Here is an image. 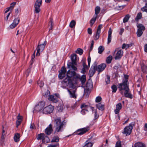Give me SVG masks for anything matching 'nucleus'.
Here are the masks:
<instances>
[{
    "mask_svg": "<svg viewBox=\"0 0 147 147\" xmlns=\"http://www.w3.org/2000/svg\"><path fill=\"white\" fill-rule=\"evenodd\" d=\"M5 135L3 134H2V136H1V140L2 142H3L4 140V139L5 138V137H4V136H5Z\"/></svg>",
    "mask_w": 147,
    "mask_h": 147,
    "instance_id": "nucleus-63",
    "label": "nucleus"
},
{
    "mask_svg": "<svg viewBox=\"0 0 147 147\" xmlns=\"http://www.w3.org/2000/svg\"><path fill=\"white\" fill-rule=\"evenodd\" d=\"M142 31L140 30L139 29H138V31L137 32V34L138 37H140L143 34Z\"/></svg>",
    "mask_w": 147,
    "mask_h": 147,
    "instance_id": "nucleus-43",
    "label": "nucleus"
},
{
    "mask_svg": "<svg viewBox=\"0 0 147 147\" xmlns=\"http://www.w3.org/2000/svg\"><path fill=\"white\" fill-rule=\"evenodd\" d=\"M48 26H50V27L49 28V30H50L52 29V27L53 26V19L51 18L50 19V20L49 21V23Z\"/></svg>",
    "mask_w": 147,
    "mask_h": 147,
    "instance_id": "nucleus-35",
    "label": "nucleus"
},
{
    "mask_svg": "<svg viewBox=\"0 0 147 147\" xmlns=\"http://www.w3.org/2000/svg\"><path fill=\"white\" fill-rule=\"evenodd\" d=\"M88 84L87 83L86 86V87L84 88V95H86V96L88 95L89 93V89L87 88L88 86Z\"/></svg>",
    "mask_w": 147,
    "mask_h": 147,
    "instance_id": "nucleus-30",
    "label": "nucleus"
},
{
    "mask_svg": "<svg viewBox=\"0 0 147 147\" xmlns=\"http://www.w3.org/2000/svg\"><path fill=\"white\" fill-rule=\"evenodd\" d=\"M86 111H88L87 110L82 109L81 112L83 115H85L86 114Z\"/></svg>",
    "mask_w": 147,
    "mask_h": 147,
    "instance_id": "nucleus-60",
    "label": "nucleus"
},
{
    "mask_svg": "<svg viewBox=\"0 0 147 147\" xmlns=\"http://www.w3.org/2000/svg\"><path fill=\"white\" fill-rule=\"evenodd\" d=\"M123 51L121 50H118L117 52L115 59L116 60L120 59L123 55Z\"/></svg>",
    "mask_w": 147,
    "mask_h": 147,
    "instance_id": "nucleus-18",
    "label": "nucleus"
},
{
    "mask_svg": "<svg viewBox=\"0 0 147 147\" xmlns=\"http://www.w3.org/2000/svg\"><path fill=\"white\" fill-rule=\"evenodd\" d=\"M20 21V19L18 18L15 19L13 22L9 26L10 28L12 29L15 28L19 24Z\"/></svg>",
    "mask_w": 147,
    "mask_h": 147,
    "instance_id": "nucleus-16",
    "label": "nucleus"
},
{
    "mask_svg": "<svg viewBox=\"0 0 147 147\" xmlns=\"http://www.w3.org/2000/svg\"><path fill=\"white\" fill-rule=\"evenodd\" d=\"M94 66L96 67V70L98 72V73L103 71L106 67V64L104 63H102L98 66H96V64H95Z\"/></svg>",
    "mask_w": 147,
    "mask_h": 147,
    "instance_id": "nucleus-13",
    "label": "nucleus"
},
{
    "mask_svg": "<svg viewBox=\"0 0 147 147\" xmlns=\"http://www.w3.org/2000/svg\"><path fill=\"white\" fill-rule=\"evenodd\" d=\"M112 89V92H115L117 90V86L115 85H113L111 87Z\"/></svg>",
    "mask_w": 147,
    "mask_h": 147,
    "instance_id": "nucleus-44",
    "label": "nucleus"
},
{
    "mask_svg": "<svg viewBox=\"0 0 147 147\" xmlns=\"http://www.w3.org/2000/svg\"><path fill=\"white\" fill-rule=\"evenodd\" d=\"M141 10L143 11L147 12V6L145 5L144 7L141 8Z\"/></svg>",
    "mask_w": 147,
    "mask_h": 147,
    "instance_id": "nucleus-50",
    "label": "nucleus"
},
{
    "mask_svg": "<svg viewBox=\"0 0 147 147\" xmlns=\"http://www.w3.org/2000/svg\"><path fill=\"white\" fill-rule=\"evenodd\" d=\"M53 131L52 125L50 124L45 129V132L47 135H50Z\"/></svg>",
    "mask_w": 147,
    "mask_h": 147,
    "instance_id": "nucleus-19",
    "label": "nucleus"
},
{
    "mask_svg": "<svg viewBox=\"0 0 147 147\" xmlns=\"http://www.w3.org/2000/svg\"><path fill=\"white\" fill-rule=\"evenodd\" d=\"M94 42L93 40H92V42L91 44V46L90 47V51H91L92 50V49L93 48V45H94Z\"/></svg>",
    "mask_w": 147,
    "mask_h": 147,
    "instance_id": "nucleus-51",
    "label": "nucleus"
},
{
    "mask_svg": "<svg viewBox=\"0 0 147 147\" xmlns=\"http://www.w3.org/2000/svg\"><path fill=\"white\" fill-rule=\"evenodd\" d=\"M54 109L53 107L50 105L45 107L43 109V112L45 114H50L52 113Z\"/></svg>",
    "mask_w": 147,
    "mask_h": 147,
    "instance_id": "nucleus-9",
    "label": "nucleus"
},
{
    "mask_svg": "<svg viewBox=\"0 0 147 147\" xmlns=\"http://www.w3.org/2000/svg\"><path fill=\"white\" fill-rule=\"evenodd\" d=\"M122 107V106L120 102L117 104L116 105V109L114 111L115 114H118L120 110L121 109Z\"/></svg>",
    "mask_w": 147,
    "mask_h": 147,
    "instance_id": "nucleus-20",
    "label": "nucleus"
},
{
    "mask_svg": "<svg viewBox=\"0 0 147 147\" xmlns=\"http://www.w3.org/2000/svg\"><path fill=\"white\" fill-rule=\"evenodd\" d=\"M76 76L77 81V79H79L81 81V83L82 85H83V84H84L86 81V76L85 75H83L81 76H80L78 74H76Z\"/></svg>",
    "mask_w": 147,
    "mask_h": 147,
    "instance_id": "nucleus-17",
    "label": "nucleus"
},
{
    "mask_svg": "<svg viewBox=\"0 0 147 147\" xmlns=\"http://www.w3.org/2000/svg\"><path fill=\"white\" fill-rule=\"evenodd\" d=\"M112 33V30L111 28H110L108 31V36L107 38V44H109L111 40V34Z\"/></svg>",
    "mask_w": 147,
    "mask_h": 147,
    "instance_id": "nucleus-23",
    "label": "nucleus"
},
{
    "mask_svg": "<svg viewBox=\"0 0 147 147\" xmlns=\"http://www.w3.org/2000/svg\"><path fill=\"white\" fill-rule=\"evenodd\" d=\"M20 137V134L17 133L15 134L14 137V139L15 141L16 142H18L19 141Z\"/></svg>",
    "mask_w": 147,
    "mask_h": 147,
    "instance_id": "nucleus-25",
    "label": "nucleus"
},
{
    "mask_svg": "<svg viewBox=\"0 0 147 147\" xmlns=\"http://www.w3.org/2000/svg\"><path fill=\"white\" fill-rule=\"evenodd\" d=\"M144 50L145 52L147 53V44H146L144 45Z\"/></svg>",
    "mask_w": 147,
    "mask_h": 147,
    "instance_id": "nucleus-64",
    "label": "nucleus"
},
{
    "mask_svg": "<svg viewBox=\"0 0 147 147\" xmlns=\"http://www.w3.org/2000/svg\"><path fill=\"white\" fill-rule=\"evenodd\" d=\"M102 24H100L98 26L96 34L94 37V39L96 40H98L99 38L101 29L102 28Z\"/></svg>",
    "mask_w": 147,
    "mask_h": 147,
    "instance_id": "nucleus-15",
    "label": "nucleus"
},
{
    "mask_svg": "<svg viewBox=\"0 0 147 147\" xmlns=\"http://www.w3.org/2000/svg\"><path fill=\"white\" fill-rule=\"evenodd\" d=\"M131 44H128L126 45L125 44H123V45L122 48V49H128L129 47H131Z\"/></svg>",
    "mask_w": 147,
    "mask_h": 147,
    "instance_id": "nucleus-39",
    "label": "nucleus"
},
{
    "mask_svg": "<svg viewBox=\"0 0 147 147\" xmlns=\"http://www.w3.org/2000/svg\"><path fill=\"white\" fill-rule=\"evenodd\" d=\"M116 147H121V143L120 142H117L116 145Z\"/></svg>",
    "mask_w": 147,
    "mask_h": 147,
    "instance_id": "nucleus-57",
    "label": "nucleus"
},
{
    "mask_svg": "<svg viewBox=\"0 0 147 147\" xmlns=\"http://www.w3.org/2000/svg\"><path fill=\"white\" fill-rule=\"evenodd\" d=\"M129 16L128 14L123 19V22L125 23L127 22L129 18Z\"/></svg>",
    "mask_w": 147,
    "mask_h": 147,
    "instance_id": "nucleus-41",
    "label": "nucleus"
},
{
    "mask_svg": "<svg viewBox=\"0 0 147 147\" xmlns=\"http://www.w3.org/2000/svg\"><path fill=\"white\" fill-rule=\"evenodd\" d=\"M57 97V96L50 95L48 98V99L49 100L55 103L58 101Z\"/></svg>",
    "mask_w": 147,
    "mask_h": 147,
    "instance_id": "nucleus-22",
    "label": "nucleus"
},
{
    "mask_svg": "<svg viewBox=\"0 0 147 147\" xmlns=\"http://www.w3.org/2000/svg\"><path fill=\"white\" fill-rule=\"evenodd\" d=\"M119 90L121 91V94H123L122 90H124V94L125 96L130 98H132V95L129 92V86L127 84V80H123L122 83L119 84L117 85Z\"/></svg>",
    "mask_w": 147,
    "mask_h": 147,
    "instance_id": "nucleus-2",
    "label": "nucleus"
},
{
    "mask_svg": "<svg viewBox=\"0 0 147 147\" xmlns=\"http://www.w3.org/2000/svg\"><path fill=\"white\" fill-rule=\"evenodd\" d=\"M59 141V139L57 136H54L51 141V142H58Z\"/></svg>",
    "mask_w": 147,
    "mask_h": 147,
    "instance_id": "nucleus-38",
    "label": "nucleus"
},
{
    "mask_svg": "<svg viewBox=\"0 0 147 147\" xmlns=\"http://www.w3.org/2000/svg\"><path fill=\"white\" fill-rule=\"evenodd\" d=\"M101 97L100 96H98L96 97L95 100V101L96 102H98L101 101Z\"/></svg>",
    "mask_w": 147,
    "mask_h": 147,
    "instance_id": "nucleus-48",
    "label": "nucleus"
},
{
    "mask_svg": "<svg viewBox=\"0 0 147 147\" xmlns=\"http://www.w3.org/2000/svg\"><path fill=\"white\" fill-rule=\"evenodd\" d=\"M104 47L102 46H100L98 47V53L99 54H101L103 51H104Z\"/></svg>",
    "mask_w": 147,
    "mask_h": 147,
    "instance_id": "nucleus-36",
    "label": "nucleus"
},
{
    "mask_svg": "<svg viewBox=\"0 0 147 147\" xmlns=\"http://www.w3.org/2000/svg\"><path fill=\"white\" fill-rule=\"evenodd\" d=\"M124 30L123 28H121L120 29V31L119 32V34L120 35H121L122 33L124 31Z\"/></svg>",
    "mask_w": 147,
    "mask_h": 147,
    "instance_id": "nucleus-62",
    "label": "nucleus"
},
{
    "mask_svg": "<svg viewBox=\"0 0 147 147\" xmlns=\"http://www.w3.org/2000/svg\"><path fill=\"white\" fill-rule=\"evenodd\" d=\"M76 86L74 88H69V89H68V91L69 93L70 96L71 97L73 98H76V96L75 94L76 89Z\"/></svg>",
    "mask_w": 147,
    "mask_h": 147,
    "instance_id": "nucleus-12",
    "label": "nucleus"
},
{
    "mask_svg": "<svg viewBox=\"0 0 147 147\" xmlns=\"http://www.w3.org/2000/svg\"><path fill=\"white\" fill-rule=\"evenodd\" d=\"M142 17V14L141 13H138L137 15L135 18L136 21H138L139 19H140Z\"/></svg>",
    "mask_w": 147,
    "mask_h": 147,
    "instance_id": "nucleus-42",
    "label": "nucleus"
},
{
    "mask_svg": "<svg viewBox=\"0 0 147 147\" xmlns=\"http://www.w3.org/2000/svg\"><path fill=\"white\" fill-rule=\"evenodd\" d=\"M104 105L101 103H99L96 105V107L99 110L103 111L104 110Z\"/></svg>",
    "mask_w": 147,
    "mask_h": 147,
    "instance_id": "nucleus-27",
    "label": "nucleus"
},
{
    "mask_svg": "<svg viewBox=\"0 0 147 147\" xmlns=\"http://www.w3.org/2000/svg\"><path fill=\"white\" fill-rule=\"evenodd\" d=\"M97 17V16H95V15H94L93 16V17L90 21V23L91 26H92L93 25L94 23L96 20Z\"/></svg>",
    "mask_w": 147,
    "mask_h": 147,
    "instance_id": "nucleus-28",
    "label": "nucleus"
},
{
    "mask_svg": "<svg viewBox=\"0 0 147 147\" xmlns=\"http://www.w3.org/2000/svg\"><path fill=\"white\" fill-rule=\"evenodd\" d=\"M88 106L85 105V104H82L81 107L82 109L87 110V109L88 108Z\"/></svg>",
    "mask_w": 147,
    "mask_h": 147,
    "instance_id": "nucleus-45",
    "label": "nucleus"
},
{
    "mask_svg": "<svg viewBox=\"0 0 147 147\" xmlns=\"http://www.w3.org/2000/svg\"><path fill=\"white\" fill-rule=\"evenodd\" d=\"M142 70L144 73L147 72V66L143 63L141 65Z\"/></svg>",
    "mask_w": 147,
    "mask_h": 147,
    "instance_id": "nucleus-29",
    "label": "nucleus"
},
{
    "mask_svg": "<svg viewBox=\"0 0 147 147\" xmlns=\"http://www.w3.org/2000/svg\"><path fill=\"white\" fill-rule=\"evenodd\" d=\"M21 31H20L19 30H18L17 31V35L20 34L22 33V32L23 31V29L22 28H21Z\"/></svg>",
    "mask_w": 147,
    "mask_h": 147,
    "instance_id": "nucleus-61",
    "label": "nucleus"
},
{
    "mask_svg": "<svg viewBox=\"0 0 147 147\" xmlns=\"http://www.w3.org/2000/svg\"><path fill=\"white\" fill-rule=\"evenodd\" d=\"M45 138L47 139V141L46 142H48L49 141V138L46 136H45L44 133H41L38 135L37 139L38 140H41L42 142H45Z\"/></svg>",
    "mask_w": 147,
    "mask_h": 147,
    "instance_id": "nucleus-11",
    "label": "nucleus"
},
{
    "mask_svg": "<svg viewBox=\"0 0 147 147\" xmlns=\"http://www.w3.org/2000/svg\"><path fill=\"white\" fill-rule=\"evenodd\" d=\"M45 105V102L44 101H41L35 106L34 111H36L37 112L40 111L42 110Z\"/></svg>",
    "mask_w": 147,
    "mask_h": 147,
    "instance_id": "nucleus-7",
    "label": "nucleus"
},
{
    "mask_svg": "<svg viewBox=\"0 0 147 147\" xmlns=\"http://www.w3.org/2000/svg\"><path fill=\"white\" fill-rule=\"evenodd\" d=\"M54 123L55 124V132L61 131L63 129L64 123L61 122L60 118L58 117L55 119Z\"/></svg>",
    "mask_w": 147,
    "mask_h": 147,
    "instance_id": "nucleus-3",
    "label": "nucleus"
},
{
    "mask_svg": "<svg viewBox=\"0 0 147 147\" xmlns=\"http://www.w3.org/2000/svg\"><path fill=\"white\" fill-rule=\"evenodd\" d=\"M96 70V67L94 65L93 67L92 66L89 71V75L90 77L92 76L95 74Z\"/></svg>",
    "mask_w": 147,
    "mask_h": 147,
    "instance_id": "nucleus-21",
    "label": "nucleus"
},
{
    "mask_svg": "<svg viewBox=\"0 0 147 147\" xmlns=\"http://www.w3.org/2000/svg\"><path fill=\"white\" fill-rule=\"evenodd\" d=\"M42 4V0H36L34 5V11L36 13H38L40 11V7Z\"/></svg>",
    "mask_w": 147,
    "mask_h": 147,
    "instance_id": "nucleus-6",
    "label": "nucleus"
},
{
    "mask_svg": "<svg viewBox=\"0 0 147 147\" xmlns=\"http://www.w3.org/2000/svg\"><path fill=\"white\" fill-rule=\"evenodd\" d=\"M132 147H145L144 144L142 143L138 142L135 144Z\"/></svg>",
    "mask_w": 147,
    "mask_h": 147,
    "instance_id": "nucleus-26",
    "label": "nucleus"
},
{
    "mask_svg": "<svg viewBox=\"0 0 147 147\" xmlns=\"http://www.w3.org/2000/svg\"><path fill=\"white\" fill-rule=\"evenodd\" d=\"M17 120H21L22 121V117L20 116V114L19 113L18 115L17 116Z\"/></svg>",
    "mask_w": 147,
    "mask_h": 147,
    "instance_id": "nucleus-56",
    "label": "nucleus"
},
{
    "mask_svg": "<svg viewBox=\"0 0 147 147\" xmlns=\"http://www.w3.org/2000/svg\"><path fill=\"white\" fill-rule=\"evenodd\" d=\"M89 130V128L88 127L84 128L78 129L76 133L77 135H81L86 133Z\"/></svg>",
    "mask_w": 147,
    "mask_h": 147,
    "instance_id": "nucleus-10",
    "label": "nucleus"
},
{
    "mask_svg": "<svg viewBox=\"0 0 147 147\" xmlns=\"http://www.w3.org/2000/svg\"><path fill=\"white\" fill-rule=\"evenodd\" d=\"M16 4V2H14L12 3L11 4V5H11L9 7H8V8L10 10H12L14 8V6Z\"/></svg>",
    "mask_w": 147,
    "mask_h": 147,
    "instance_id": "nucleus-47",
    "label": "nucleus"
},
{
    "mask_svg": "<svg viewBox=\"0 0 147 147\" xmlns=\"http://www.w3.org/2000/svg\"><path fill=\"white\" fill-rule=\"evenodd\" d=\"M105 81L107 84H108L110 83V77L109 76H107V78H106Z\"/></svg>",
    "mask_w": 147,
    "mask_h": 147,
    "instance_id": "nucleus-52",
    "label": "nucleus"
},
{
    "mask_svg": "<svg viewBox=\"0 0 147 147\" xmlns=\"http://www.w3.org/2000/svg\"><path fill=\"white\" fill-rule=\"evenodd\" d=\"M100 8L99 6H97L95 8V16H96L97 17V15L99 13L100 11Z\"/></svg>",
    "mask_w": 147,
    "mask_h": 147,
    "instance_id": "nucleus-32",
    "label": "nucleus"
},
{
    "mask_svg": "<svg viewBox=\"0 0 147 147\" xmlns=\"http://www.w3.org/2000/svg\"><path fill=\"white\" fill-rule=\"evenodd\" d=\"M35 55H32L31 60L30 61L31 65H32L33 64V62L34 61V59L35 58Z\"/></svg>",
    "mask_w": 147,
    "mask_h": 147,
    "instance_id": "nucleus-54",
    "label": "nucleus"
},
{
    "mask_svg": "<svg viewBox=\"0 0 147 147\" xmlns=\"http://www.w3.org/2000/svg\"><path fill=\"white\" fill-rule=\"evenodd\" d=\"M46 44L47 42L46 41H45L43 44L38 45V46L36 48L37 50L36 56H39L40 55V52H42L44 50Z\"/></svg>",
    "mask_w": 147,
    "mask_h": 147,
    "instance_id": "nucleus-8",
    "label": "nucleus"
},
{
    "mask_svg": "<svg viewBox=\"0 0 147 147\" xmlns=\"http://www.w3.org/2000/svg\"><path fill=\"white\" fill-rule=\"evenodd\" d=\"M57 146L58 147H59V144H57L56 145H50L47 147H56Z\"/></svg>",
    "mask_w": 147,
    "mask_h": 147,
    "instance_id": "nucleus-58",
    "label": "nucleus"
},
{
    "mask_svg": "<svg viewBox=\"0 0 147 147\" xmlns=\"http://www.w3.org/2000/svg\"><path fill=\"white\" fill-rule=\"evenodd\" d=\"M93 144L92 143L88 142V141H86V144L83 147H92Z\"/></svg>",
    "mask_w": 147,
    "mask_h": 147,
    "instance_id": "nucleus-33",
    "label": "nucleus"
},
{
    "mask_svg": "<svg viewBox=\"0 0 147 147\" xmlns=\"http://www.w3.org/2000/svg\"><path fill=\"white\" fill-rule=\"evenodd\" d=\"M83 68L81 70V72L82 74H84L86 71V70L88 69V67L84 62H83Z\"/></svg>",
    "mask_w": 147,
    "mask_h": 147,
    "instance_id": "nucleus-24",
    "label": "nucleus"
},
{
    "mask_svg": "<svg viewBox=\"0 0 147 147\" xmlns=\"http://www.w3.org/2000/svg\"><path fill=\"white\" fill-rule=\"evenodd\" d=\"M88 32L89 34H91L92 32V29L90 28H88Z\"/></svg>",
    "mask_w": 147,
    "mask_h": 147,
    "instance_id": "nucleus-59",
    "label": "nucleus"
},
{
    "mask_svg": "<svg viewBox=\"0 0 147 147\" xmlns=\"http://www.w3.org/2000/svg\"><path fill=\"white\" fill-rule=\"evenodd\" d=\"M66 71V68L64 67H63L60 71H59V77L60 79L63 78L65 76V73Z\"/></svg>",
    "mask_w": 147,
    "mask_h": 147,
    "instance_id": "nucleus-14",
    "label": "nucleus"
},
{
    "mask_svg": "<svg viewBox=\"0 0 147 147\" xmlns=\"http://www.w3.org/2000/svg\"><path fill=\"white\" fill-rule=\"evenodd\" d=\"M69 69L67 73V77L61 82V83L63 88L68 86L69 88H74L75 85L77 84L76 76V74L75 70L72 68Z\"/></svg>",
    "mask_w": 147,
    "mask_h": 147,
    "instance_id": "nucleus-1",
    "label": "nucleus"
},
{
    "mask_svg": "<svg viewBox=\"0 0 147 147\" xmlns=\"http://www.w3.org/2000/svg\"><path fill=\"white\" fill-rule=\"evenodd\" d=\"M138 29H139L141 31H144L145 29V27L141 24H139L137 25Z\"/></svg>",
    "mask_w": 147,
    "mask_h": 147,
    "instance_id": "nucleus-31",
    "label": "nucleus"
},
{
    "mask_svg": "<svg viewBox=\"0 0 147 147\" xmlns=\"http://www.w3.org/2000/svg\"><path fill=\"white\" fill-rule=\"evenodd\" d=\"M112 57L111 55L109 56L107 59L106 62L107 63H111L112 60Z\"/></svg>",
    "mask_w": 147,
    "mask_h": 147,
    "instance_id": "nucleus-37",
    "label": "nucleus"
},
{
    "mask_svg": "<svg viewBox=\"0 0 147 147\" xmlns=\"http://www.w3.org/2000/svg\"><path fill=\"white\" fill-rule=\"evenodd\" d=\"M76 22L74 20H72L70 23L69 26L71 28H73L75 26Z\"/></svg>",
    "mask_w": 147,
    "mask_h": 147,
    "instance_id": "nucleus-34",
    "label": "nucleus"
},
{
    "mask_svg": "<svg viewBox=\"0 0 147 147\" xmlns=\"http://www.w3.org/2000/svg\"><path fill=\"white\" fill-rule=\"evenodd\" d=\"M77 55L76 54H74L71 55V63H69L67 64V68L69 69L72 68L74 70H77V67L74 66L76 65V62Z\"/></svg>",
    "mask_w": 147,
    "mask_h": 147,
    "instance_id": "nucleus-4",
    "label": "nucleus"
},
{
    "mask_svg": "<svg viewBox=\"0 0 147 147\" xmlns=\"http://www.w3.org/2000/svg\"><path fill=\"white\" fill-rule=\"evenodd\" d=\"M37 83L40 88L42 87L43 86L44 83L42 81L40 80L38 81L37 82Z\"/></svg>",
    "mask_w": 147,
    "mask_h": 147,
    "instance_id": "nucleus-46",
    "label": "nucleus"
},
{
    "mask_svg": "<svg viewBox=\"0 0 147 147\" xmlns=\"http://www.w3.org/2000/svg\"><path fill=\"white\" fill-rule=\"evenodd\" d=\"M134 125V123H131L129 125L127 126L124 129V131L123 133L125 134L126 136L129 135L131 132L133 128V126Z\"/></svg>",
    "mask_w": 147,
    "mask_h": 147,
    "instance_id": "nucleus-5",
    "label": "nucleus"
},
{
    "mask_svg": "<svg viewBox=\"0 0 147 147\" xmlns=\"http://www.w3.org/2000/svg\"><path fill=\"white\" fill-rule=\"evenodd\" d=\"M63 109V107L62 106H59L58 107V111H60L61 112L62 111V110Z\"/></svg>",
    "mask_w": 147,
    "mask_h": 147,
    "instance_id": "nucleus-55",
    "label": "nucleus"
},
{
    "mask_svg": "<svg viewBox=\"0 0 147 147\" xmlns=\"http://www.w3.org/2000/svg\"><path fill=\"white\" fill-rule=\"evenodd\" d=\"M83 52V51L82 49L80 48H78L76 51V52L81 55L82 54Z\"/></svg>",
    "mask_w": 147,
    "mask_h": 147,
    "instance_id": "nucleus-40",
    "label": "nucleus"
},
{
    "mask_svg": "<svg viewBox=\"0 0 147 147\" xmlns=\"http://www.w3.org/2000/svg\"><path fill=\"white\" fill-rule=\"evenodd\" d=\"M22 121L21 120H17L16 121V127H18V126L20 124Z\"/></svg>",
    "mask_w": 147,
    "mask_h": 147,
    "instance_id": "nucleus-49",
    "label": "nucleus"
},
{
    "mask_svg": "<svg viewBox=\"0 0 147 147\" xmlns=\"http://www.w3.org/2000/svg\"><path fill=\"white\" fill-rule=\"evenodd\" d=\"M44 96H45L46 97H47L48 96H49L50 95V92L49 91L47 90L46 92L45 95H44Z\"/></svg>",
    "mask_w": 147,
    "mask_h": 147,
    "instance_id": "nucleus-53",
    "label": "nucleus"
}]
</instances>
